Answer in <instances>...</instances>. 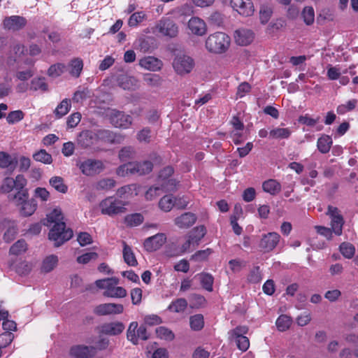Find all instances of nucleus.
<instances>
[{"label":"nucleus","instance_id":"nucleus-42","mask_svg":"<svg viewBox=\"0 0 358 358\" xmlns=\"http://www.w3.org/2000/svg\"><path fill=\"white\" fill-rule=\"evenodd\" d=\"M35 161L45 164H50L52 162V157L50 154L48 153L45 150L41 149L38 152L33 155Z\"/></svg>","mask_w":358,"mask_h":358},{"label":"nucleus","instance_id":"nucleus-40","mask_svg":"<svg viewBox=\"0 0 358 358\" xmlns=\"http://www.w3.org/2000/svg\"><path fill=\"white\" fill-rule=\"evenodd\" d=\"M50 185L55 188L57 192L61 193H66L68 187L64 183V180L60 176H54L50 179Z\"/></svg>","mask_w":358,"mask_h":358},{"label":"nucleus","instance_id":"nucleus-28","mask_svg":"<svg viewBox=\"0 0 358 358\" xmlns=\"http://www.w3.org/2000/svg\"><path fill=\"white\" fill-rule=\"evenodd\" d=\"M332 144L331 137L329 135L323 134L317 139V147L321 153L327 154L329 152Z\"/></svg>","mask_w":358,"mask_h":358},{"label":"nucleus","instance_id":"nucleus-20","mask_svg":"<svg viewBox=\"0 0 358 358\" xmlns=\"http://www.w3.org/2000/svg\"><path fill=\"white\" fill-rule=\"evenodd\" d=\"M78 144L87 148L97 143V136L96 131L92 130H85L80 133L78 136Z\"/></svg>","mask_w":358,"mask_h":358},{"label":"nucleus","instance_id":"nucleus-38","mask_svg":"<svg viewBox=\"0 0 358 358\" xmlns=\"http://www.w3.org/2000/svg\"><path fill=\"white\" fill-rule=\"evenodd\" d=\"M187 306V301L183 298H180L173 301L169 306L168 309L174 313H180L184 311Z\"/></svg>","mask_w":358,"mask_h":358},{"label":"nucleus","instance_id":"nucleus-25","mask_svg":"<svg viewBox=\"0 0 358 358\" xmlns=\"http://www.w3.org/2000/svg\"><path fill=\"white\" fill-rule=\"evenodd\" d=\"M139 65L145 69L152 71H157L161 69L162 66V62L157 58L148 56L140 59Z\"/></svg>","mask_w":358,"mask_h":358},{"label":"nucleus","instance_id":"nucleus-43","mask_svg":"<svg viewBox=\"0 0 358 358\" xmlns=\"http://www.w3.org/2000/svg\"><path fill=\"white\" fill-rule=\"evenodd\" d=\"M155 332L158 338L168 341H171L175 338L173 332L165 327H157Z\"/></svg>","mask_w":358,"mask_h":358},{"label":"nucleus","instance_id":"nucleus-51","mask_svg":"<svg viewBox=\"0 0 358 358\" xmlns=\"http://www.w3.org/2000/svg\"><path fill=\"white\" fill-rule=\"evenodd\" d=\"M27 250V243L23 240L17 241L13 244L10 248V253L15 255H18Z\"/></svg>","mask_w":358,"mask_h":358},{"label":"nucleus","instance_id":"nucleus-44","mask_svg":"<svg viewBox=\"0 0 358 358\" xmlns=\"http://www.w3.org/2000/svg\"><path fill=\"white\" fill-rule=\"evenodd\" d=\"M159 206L165 212L170 211L175 206L174 198L171 195L163 196L159 202Z\"/></svg>","mask_w":358,"mask_h":358},{"label":"nucleus","instance_id":"nucleus-7","mask_svg":"<svg viewBox=\"0 0 358 358\" xmlns=\"http://www.w3.org/2000/svg\"><path fill=\"white\" fill-rule=\"evenodd\" d=\"M107 116L110 122L117 128L128 129L133 123V118L131 115L115 109L110 110Z\"/></svg>","mask_w":358,"mask_h":358},{"label":"nucleus","instance_id":"nucleus-32","mask_svg":"<svg viewBox=\"0 0 358 358\" xmlns=\"http://www.w3.org/2000/svg\"><path fill=\"white\" fill-rule=\"evenodd\" d=\"M195 278H199L203 288L208 292L213 291L214 278L211 274L208 273H201L196 275Z\"/></svg>","mask_w":358,"mask_h":358},{"label":"nucleus","instance_id":"nucleus-13","mask_svg":"<svg viewBox=\"0 0 358 358\" xmlns=\"http://www.w3.org/2000/svg\"><path fill=\"white\" fill-rule=\"evenodd\" d=\"M157 30L164 36L170 38L176 37L178 34V25L170 18H162L157 25Z\"/></svg>","mask_w":358,"mask_h":358},{"label":"nucleus","instance_id":"nucleus-8","mask_svg":"<svg viewBox=\"0 0 358 358\" xmlns=\"http://www.w3.org/2000/svg\"><path fill=\"white\" fill-rule=\"evenodd\" d=\"M172 66L177 74L182 76L192 71L194 66V59L185 54L176 55Z\"/></svg>","mask_w":358,"mask_h":358},{"label":"nucleus","instance_id":"nucleus-62","mask_svg":"<svg viewBox=\"0 0 358 358\" xmlns=\"http://www.w3.org/2000/svg\"><path fill=\"white\" fill-rule=\"evenodd\" d=\"M14 338L11 332H5L0 334V350L11 343Z\"/></svg>","mask_w":358,"mask_h":358},{"label":"nucleus","instance_id":"nucleus-47","mask_svg":"<svg viewBox=\"0 0 358 358\" xmlns=\"http://www.w3.org/2000/svg\"><path fill=\"white\" fill-rule=\"evenodd\" d=\"M162 192H164L162 188L159 184L157 186L150 187L145 192V197L146 200L152 201L157 198Z\"/></svg>","mask_w":358,"mask_h":358},{"label":"nucleus","instance_id":"nucleus-21","mask_svg":"<svg viewBox=\"0 0 358 358\" xmlns=\"http://www.w3.org/2000/svg\"><path fill=\"white\" fill-rule=\"evenodd\" d=\"M117 83L120 87L124 90H135L138 88V80L127 74H120L117 77Z\"/></svg>","mask_w":358,"mask_h":358},{"label":"nucleus","instance_id":"nucleus-3","mask_svg":"<svg viewBox=\"0 0 358 358\" xmlns=\"http://www.w3.org/2000/svg\"><path fill=\"white\" fill-rule=\"evenodd\" d=\"M119 280L116 278H110L103 280H97L96 285L100 289H104L103 295L111 298H123L127 295V291L122 287L117 286Z\"/></svg>","mask_w":358,"mask_h":358},{"label":"nucleus","instance_id":"nucleus-60","mask_svg":"<svg viewBox=\"0 0 358 358\" xmlns=\"http://www.w3.org/2000/svg\"><path fill=\"white\" fill-rule=\"evenodd\" d=\"M173 173V169L171 166H166L159 173L157 182L160 184L164 181L170 179V177Z\"/></svg>","mask_w":358,"mask_h":358},{"label":"nucleus","instance_id":"nucleus-14","mask_svg":"<svg viewBox=\"0 0 358 358\" xmlns=\"http://www.w3.org/2000/svg\"><path fill=\"white\" fill-rule=\"evenodd\" d=\"M124 311V306L120 303H106L96 306L94 309V313L99 316L108 315H119Z\"/></svg>","mask_w":358,"mask_h":358},{"label":"nucleus","instance_id":"nucleus-29","mask_svg":"<svg viewBox=\"0 0 358 358\" xmlns=\"http://www.w3.org/2000/svg\"><path fill=\"white\" fill-rule=\"evenodd\" d=\"M264 192L271 195H276L281 191V185L276 180L269 179L262 184Z\"/></svg>","mask_w":358,"mask_h":358},{"label":"nucleus","instance_id":"nucleus-39","mask_svg":"<svg viewBox=\"0 0 358 358\" xmlns=\"http://www.w3.org/2000/svg\"><path fill=\"white\" fill-rule=\"evenodd\" d=\"M58 262V258L56 255H52L47 257L43 262L41 269L45 273L53 270Z\"/></svg>","mask_w":358,"mask_h":358},{"label":"nucleus","instance_id":"nucleus-1","mask_svg":"<svg viewBox=\"0 0 358 358\" xmlns=\"http://www.w3.org/2000/svg\"><path fill=\"white\" fill-rule=\"evenodd\" d=\"M45 225L52 227L49 232L50 240L55 247H59L73 236V231L66 227L61 209L55 208L48 215Z\"/></svg>","mask_w":358,"mask_h":358},{"label":"nucleus","instance_id":"nucleus-59","mask_svg":"<svg viewBox=\"0 0 358 358\" xmlns=\"http://www.w3.org/2000/svg\"><path fill=\"white\" fill-rule=\"evenodd\" d=\"M14 163L13 157L6 152H0V167L8 168Z\"/></svg>","mask_w":358,"mask_h":358},{"label":"nucleus","instance_id":"nucleus-55","mask_svg":"<svg viewBox=\"0 0 358 358\" xmlns=\"http://www.w3.org/2000/svg\"><path fill=\"white\" fill-rule=\"evenodd\" d=\"M143 217L139 213H135L130 215H127L125 217L126 223L131 227L138 226L141 224L143 222Z\"/></svg>","mask_w":358,"mask_h":358},{"label":"nucleus","instance_id":"nucleus-17","mask_svg":"<svg viewBox=\"0 0 358 358\" xmlns=\"http://www.w3.org/2000/svg\"><path fill=\"white\" fill-rule=\"evenodd\" d=\"M124 324L122 322H111L103 324L99 327V333L108 336H117L124 330Z\"/></svg>","mask_w":358,"mask_h":358},{"label":"nucleus","instance_id":"nucleus-41","mask_svg":"<svg viewBox=\"0 0 358 358\" xmlns=\"http://www.w3.org/2000/svg\"><path fill=\"white\" fill-rule=\"evenodd\" d=\"M190 327L194 331H200L204 326L203 317L201 314L192 315L189 318Z\"/></svg>","mask_w":358,"mask_h":358},{"label":"nucleus","instance_id":"nucleus-54","mask_svg":"<svg viewBox=\"0 0 358 358\" xmlns=\"http://www.w3.org/2000/svg\"><path fill=\"white\" fill-rule=\"evenodd\" d=\"M340 251L342 255L346 258H351L355 254V247L349 243H343L340 245Z\"/></svg>","mask_w":358,"mask_h":358},{"label":"nucleus","instance_id":"nucleus-58","mask_svg":"<svg viewBox=\"0 0 358 358\" xmlns=\"http://www.w3.org/2000/svg\"><path fill=\"white\" fill-rule=\"evenodd\" d=\"M230 122L232 124L234 129H235V131H234V135L241 137L242 136L241 131L244 129L243 123L236 116H234L231 120Z\"/></svg>","mask_w":358,"mask_h":358},{"label":"nucleus","instance_id":"nucleus-63","mask_svg":"<svg viewBox=\"0 0 358 358\" xmlns=\"http://www.w3.org/2000/svg\"><path fill=\"white\" fill-rule=\"evenodd\" d=\"M15 189L17 192H22L26 189H24L27 184V180L23 175H17L14 179Z\"/></svg>","mask_w":358,"mask_h":358},{"label":"nucleus","instance_id":"nucleus-34","mask_svg":"<svg viewBox=\"0 0 358 358\" xmlns=\"http://www.w3.org/2000/svg\"><path fill=\"white\" fill-rule=\"evenodd\" d=\"M292 318L287 315H280L275 322V325L278 331H285L289 329L292 324Z\"/></svg>","mask_w":358,"mask_h":358},{"label":"nucleus","instance_id":"nucleus-36","mask_svg":"<svg viewBox=\"0 0 358 358\" xmlns=\"http://www.w3.org/2000/svg\"><path fill=\"white\" fill-rule=\"evenodd\" d=\"M69 73L76 78L80 76V73L83 68V60L79 58L73 59L69 64Z\"/></svg>","mask_w":358,"mask_h":358},{"label":"nucleus","instance_id":"nucleus-23","mask_svg":"<svg viewBox=\"0 0 358 358\" xmlns=\"http://www.w3.org/2000/svg\"><path fill=\"white\" fill-rule=\"evenodd\" d=\"M97 141H101L108 143H120L123 137L120 134H117L112 131L106 129H99L96 131Z\"/></svg>","mask_w":358,"mask_h":358},{"label":"nucleus","instance_id":"nucleus-12","mask_svg":"<svg viewBox=\"0 0 358 358\" xmlns=\"http://www.w3.org/2000/svg\"><path fill=\"white\" fill-rule=\"evenodd\" d=\"M280 240V236L276 232H268L262 235L259 247L261 251L269 252L273 251L278 245Z\"/></svg>","mask_w":358,"mask_h":358},{"label":"nucleus","instance_id":"nucleus-61","mask_svg":"<svg viewBox=\"0 0 358 358\" xmlns=\"http://www.w3.org/2000/svg\"><path fill=\"white\" fill-rule=\"evenodd\" d=\"M135 153L134 149L131 146L124 147L119 152V157L122 161H127L133 157Z\"/></svg>","mask_w":358,"mask_h":358},{"label":"nucleus","instance_id":"nucleus-2","mask_svg":"<svg viewBox=\"0 0 358 358\" xmlns=\"http://www.w3.org/2000/svg\"><path fill=\"white\" fill-rule=\"evenodd\" d=\"M230 37L224 32L217 31L210 34L205 43L206 50L213 54L220 55L227 51L230 46Z\"/></svg>","mask_w":358,"mask_h":358},{"label":"nucleus","instance_id":"nucleus-64","mask_svg":"<svg viewBox=\"0 0 358 358\" xmlns=\"http://www.w3.org/2000/svg\"><path fill=\"white\" fill-rule=\"evenodd\" d=\"M14 189V178L10 177L6 178L3 180L1 186L0 187V189H1V191L4 193H8Z\"/></svg>","mask_w":358,"mask_h":358},{"label":"nucleus","instance_id":"nucleus-49","mask_svg":"<svg viewBox=\"0 0 358 358\" xmlns=\"http://www.w3.org/2000/svg\"><path fill=\"white\" fill-rule=\"evenodd\" d=\"M66 69V66L62 63H57L50 66L48 74L51 77H58L62 75Z\"/></svg>","mask_w":358,"mask_h":358},{"label":"nucleus","instance_id":"nucleus-50","mask_svg":"<svg viewBox=\"0 0 358 358\" xmlns=\"http://www.w3.org/2000/svg\"><path fill=\"white\" fill-rule=\"evenodd\" d=\"M31 89L34 91L41 90V91H47L48 90V85L45 81V78H34L31 82Z\"/></svg>","mask_w":358,"mask_h":358},{"label":"nucleus","instance_id":"nucleus-4","mask_svg":"<svg viewBox=\"0 0 358 358\" xmlns=\"http://www.w3.org/2000/svg\"><path fill=\"white\" fill-rule=\"evenodd\" d=\"M152 168L153 165L149 161H144L143 162H134L120 166L117 170V173L120 176L134 174L143 176L151 172Z\"/></svg>","mask_w":358,"mask_h":358},{"label":"nucleus","instance_id":"nucleus-9","mask_svg":"<svg viewBox=\"0 0 358 358\" xmlns=\"http://www.w3.org/2000/svg\"><path fill=\"white\" fill-rule=\"evenodd\" d=\"M149 337L150 334L148 333L145 325L141 324L138 327L137 322L130 323L127 331V338L134 345H137L140 339L146 341Z\"/></svg>","mask_w":358,"mask_h":358},{"label":"nucleus","instance_id":"nucleus-19","mask_svg":"<svg viewBox=\"0 0 358 358\" xmlns=\"http://www.w3.org/2000/svg\"><path fill=\"white\" fill-rule=\"evenodd\" d=\"M187 27L191 33L196 36H203L207 31L206 22L198 17H192L187 23Z\"/></svg>","mask_w":358,"mask_h":358},{"label":"nucleus","instance_id":"nucleus-53","mask_svg":"<svg viewBox=\"0 0 358 358\" xmlns=\"http://www.w3.org/2000/svg\"><path fill=\"white\" fill-rule=\"evenodd\" d=\"M145 17L146 15L145 14V13L142 11L136 12L130 16L128 24L130 27H136L139 23L143 22Z\"/></svg>","mask_w":358,"mask_h":358},{"label":"nucleus","instance_id":"nucleus-52","mask_svg":"<svg viewBox=\"0 0 358 358\" xmlns=\"http://www.w3.org/2000/svg\"><path fill=\"white\" fill-rule=\"evenodd\" d=\"M302 17L307 25L312 24L315 20V13L312 7H305L302 12Z\"/></svg>","mask_w":358,"mask_h":358},{"label":"nucleus","instance_id":"nucleus-26","mask_svg":"<svg viewBox=\"0 0 358 358\" xmlns=\"http://www.w3.org/2000/svg\"><path fill=\"white\" fill-rule=\"evenodd\" d=\"M196 221V216L192 213H185L174 220L179 228L185 229L192 226Z\"/></svg>","mask_w":358,"mask_h":358},{"label":"nucleus","instance_id":"nucleus-15","mask_svg":"<svg viewBox=\"0 0 358 358\" xmlns=\"http://www.w3.org/2000/svg\"><path fill=\"white\" fill-rule=\"evenodd\" d=\"M231 5L240 15L245 17L252 15L255 11L251 0H231Z\"/></svg>","mask_w":358,"mask_h":358},{"label":"nucleus","instance_id":"nucleus-48","mask_svg":"<svg viewBox=\"0 0 358 358\" xmlns=\"http://www.w3.org/2000/svg\"><path fill=\"white\" fill-rule=\"evenodd\" d=\"M115 181L111 178H103L100 180L96 184V189L97 190H109L114 187Z\"/></svg>","mask_w":358,"mask_h":358},{"label":"nucleus","instance_id":"nucleus-22","mask_svg":"<svg viewBox=\"0 0 358 358\" xmlns=\"http://www.w3.org/2000/svg\"><path fill=\"white\" fill-rule=\"evenodd\" d=\"M166 240V238L164 234H157L148 238L144 242V247L148 251H155L164 244Z\"/></svg>","mask_w":358,"mask_h":358},{"label":"nucleus","instance_id":"nucleus-5","mask_svg":"<svg viewBox=\"0 0 358 358\" xmlns=\"http://www.w3.org/2000/svg\"><path fill=\"white\" fill-rule=\"evenodd\" d=\"M28 190L17 192L13 196L15 205L19 208L20 215L24 217L31 215L36 210L37 203L34 199H28Z\"/></svg>","mask_w":358,"mask_h":358},{"label":"nucleus","instance_id":"nucleus-45","mask_svg":"<svg viewBox=\"0 0 358 358\" xmlns=\"http://www.w3.org/2000/svg\"><path fill=\"white\" fill-rule=\"evenodd\" d=\"M248 331V328L246 326H238L235 329H231L229 331V338L232 341L236 339L241 336H245Z\"/></svg>","mask_w":358,"mask_h":358},{"label":"nucleus","instance_id":"nucleus-6","mask_svg":"<svg viewBox=\"0 0 358 358\" xmlns=\"http://www.w3.org/2000/svg\"><path fill=\"white\" fill-rule=\"evenodd\" d=\"M126 203L116 199L114 196H108L102 200L99 203L101 213L109 216H113L119 213H124Z\"/></svg>","mask_w":358,"mask_h":358},{"label":"nucleus","instance_id":"nucleus-56","mask_svg":"<svg viewBox=\"0 0 358 358\" xmlns=\"http://www.w3.org/2000/svg\"><path fill=\"white\" fill-rule=\"evenodd\" d=\"M24 113L22 110H14L8 113L6 120L9 124H15L24 118Z\"/></svg>","mask_w":358,"mask_h":358},{"label":"nucleus","instance_id":"nucleus-27","mask_svg":"<svg viewBox=\"0 0 358 358\" xmlns=\"http://www.w3.org/2000/svg\"><path fill=\"white\" fill-rule=\"evenodd\" d=\"M292 134L289 128L273 127L269 131V138L281 140L287 139Z\"/></svg>","mask_w":358,"mask_h":358},{"label":"nucleus","instance_id":"nucleus-33","mask_svg":"<svg viewBox=\"0 0 358 358\" xmlns=\"http://www.w3.org/2000/svg\"><path fill=\"white\" fill-rule=\"evenodd\" d=\"M153 138L152 130L148 127H145L136 134V139L141 143H150Z\"/></svg>","mask_w":358,"mask_h":358},{"label":"nucleus","instance_id":"nucleus-16","mask_svg":"<svg viewBox=\"0 0 358 358\" xmlns=\"http://www.w3.org/2000/svg\"><path fill=\"white\" fill-rule=\"evenodd\" d=\"M69 355L72 358H91L94 356V348L85 345H73L69 350Z\"/></svg>","mask_w":358,"mask_h":358},{"label":"nucleus","instance_id":"nucleus-24","mask_svg":"<svg viewBox=\"0 0 358 358\" xmlns=\"http://www.w3.org/2000/svg\"><path fill=\"white\" fill-rule=\"evenodd\" d=\"M234 38L237 44L247 45L253 41L254 34L251 30L240 29L235 31Z\"/></svg>","mask_w":358,"mask_h":358},{"label":"nucleus","instance_id":"nucleus-37","mask_svg":"<svg viewBox=\"0 0 358 358\" xmlns=\"http://www.w3.org/2000/svg\"><path fill=\"white\" fill-rule=\"evenodd\" d=\"M358 101L355 99L348 100L345 103H342L338 106L336 112L339 115H344L348 112L353 110L357 105Z\"/></svg>","mask_w":358,"mask_h":358},{"label":"nucleus","instance_id":"nucleus-57","mask_svg":"<svg viewBox=\"0 0 358 358\" xmlns=\"http://www.w3.org/2000/svg\"><path fill=\"white\" fill-rule=\"evenodd\" d=\"M178 183V182L176 180L170 178L164 181V182H161L159 185L162 188L164 192H166L175 191Z\"/></svg>","mask_w":358,"mask_h":358},{"label":"nucleus","instance_id":"nucleus-35","mask_svg":"<svg viewBox=\"0 0 358 358\" xmlns=\"http://www.w3.org/2000/svg\"><path fill=\"white\" fill-rule=\"evenodd\" d=\"M123 257L124 262L131 266H135L138 264L137 260L133 252L131 247H129L125 242L123 243Z\"/></svg>","mask_w":358,"mask_h":358},{"label":"nucleus","instance_id":"nucleus-18","mask_svg":"<svg viewBox=\"0 0 358 358\" xmlns=\"http://www.w3.org/2000/svg\"><path fill=\"white\" fill-rule=\"evenodd\" d=\"M27 20L19 15L6 17L3 21L4 29L11 31H18L25 27Z\"/></svg>","mask_w":358,"mask_h":358},{"label":"nucleus","instance_id":"nucleus-46","mask_svg":"<svg viewBox=\"0 0 358 358\" xmlns=\"http://www.w3.org/2000/svg\"><path fill=\"white\" fill-rule=\"evenodd\" d=\"M143 80L148 85L151 87H158L162 82V79L159 75L151 73L145 74Z\"/></svg>","mask_w":358,"mask_h":358},{"label":"nucleus","instance_id":"nucleus-11","mask_svg":"<svg viewBox=\"0 0 358 358\" xmlns=\"http://www.w3.org/2000/svg\"><path fill=\"white\" fill-rule=\"evenodd\" d=\"M78 166L85 176H94L104 169V165L101 161L91 159L78 164Z\"/></svg>","mask_w":358,"mask_h":358},{"label":"nucleus","instance_id":"nucleus-30","mask_svg":"<svg viewBox=\"0 0 358 358\" xmlns=\"http://www.w3.org/2000/svg\"><path fill=\"white\" fill-rule=\"evenodd\" d=\"M206 229L204 225H199L193 228L188 234L189 236L198 246L201 240L206 234Z\"/></svg>","mask_w":358,"mask_h":358},{"label":"nucleus","instance_id":"nucleus-10","mask_svg":"<svg viewBox=\"0 0 358 358\" xmlns=\"http://www.w3.org/2000/svg\"><path fill=\"white\" fill-rule=\"evenodd\" d=\"M327 215H329L331 219V229L334 233L337 236L341 235L344 220L339 210L336 207L329 206Z\"/></svg>","mask_w":358,"mask_h":358},{"label":"nucleus","instance_id":"nucleus-31","mask_svg":"<svg viewBox=\"0 0 358 358\" xmlns=\"http://www.w3.org/2000/svg\"><path fill=\"white\" fill-rule=\"evenodd\" d=\"M71 108V100L69 99H64L55 109L54 114L57 118H61L69 112Z\"/></svg>","mask_w":358,"mask_h":358}]
</instances>
